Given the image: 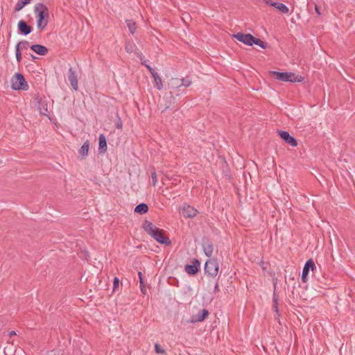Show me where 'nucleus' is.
<instances>
[{
    "mask_svg": "<svg viewBox=\"0 0 355 355\" xmlns=\"http://www.w3.org/2000/svg\"><path fill=\"white\" fill-rule=\"evenodd\" d=\"M67 78L71 87L75 91H77L78 89V76L76 71L73 70L72 68H69L67 73Z\"/></svg>",
    "mask_w": 355,
    "mask_h": 355,
    "instance_id": "nucleus-8",
    "label": "nucleus"
},
{
    "mask_svg": "<svg viewBox=\"0 0 355 355\" xmlns=\"http://www.w3.org/2000/svg\"><path fill=\"white\" fill-rule=\"evenodd\" d=\"M272 76L281 81L287 82L288 80H291V79H288L292 75L291 72H279V71H272L271 72Z\"/></svg>",
    "mask_w": 355,
    "mask_h": 355,
    "instance_id": "nucleus-10",
    "label": "nucleus"
},
{
    "mask_svg": "<svg viewBox=\"0 0 355 355\" xmlns=\"http://www.w3.org/2000/svg\"><path fill=\"white\" fill-rule=\"evenodd\" d=\"M31 1V0H19L15 6V12L21 10L25 6L30 3Z\"/></svg>",
    "mask_w": 355,
    "mask_h": 355,
    "instance_id": "nucleus-20",
    "label": "nucleus"
},
{
    "mask_svg": "<svg viewBox=\"0 0 355 355\" xmlns=\"http://www.w3.org/2000/svg\"><path fill=\"white\" fill-rule=\"evenodd\" d=\"M146 61L144 60V62H141V64L144 65L148 69V70L150 73L151 76H153V74H155L157 72L150 65L147 64L146 63Z\"/></svg>",
    "mask_w": 355,
    "mask_h": 355,
    "instance_id": "nucleus-34",
    "label": "nucleus"
},
{
    "mask_svg": "<svg viewBox=\"0 0 355 355\" xmlns=\"http://www.w3.org/2000/svg\"><path fill=\"white\" fill-rule=\"evenodd\" d=\"M15 335H16V333H15V331H10V332H9V334H8V336H9L10 337H12V336H15Z\"/></svg>",
    "mask_w": 355,
    "mask_h": 355,
    "instance_id": "nucleus-41",
    "label": "nucleus"
},
{
    "mask_svg": "<svg viewBox=\"0 0 355 355\" xmlns=\"http://www.w3.org/2000/svg\"><path fill=\"white\" fill-rule=\"evenodd\" d=\"M151 182H151L152 185L154 187L156 185L157 182V173L155 170L151 172Z\"/></svg>",
    "mask_w": 355,
    "mask_h": 355,
    "instance_id": "nucleus-33",
    "label": "nucleus"
},
{
    "mask_svg": "<svg viewBox=\"0 0 355 355\" xmlns=\"http://www.w3.org/2000/svg\"><path fill=\"white\" fill-rule=\"evenodd\" d=\"M259 265L261 266V268L263 271L268 269V263H265L263 261H261Z\"/></svg>",
    "mask_w": 355,
    "mask_h": 355,
    "instance_id": "nucleus-36",
    "label": "nucleus"
},
{
    "mask_svg": "<svg viewBox=\"0 0 355 355\" xmlns=\"http://www.w3.org/2000/svg\"><path fill=\"white\" fill-rule=\"evenodd\" d=\"M116 126L117 129H120V130L122 129L123 125H122V121H121V119H119V120H118V121L116 123Z\"/></svg>",
    "mask_w": 355,
    "mask_h": 355,
    "instance_id": "nucleus-39",
    "label": "nucleus"
},
{
    "mask_svg": "<svg viewBox=\"0 0 355 355\" xmlns=\"http://www.w3.org/2000/svg\"><path fill=\"white\" fill-rule=\"evenodd\" d=\"M18 28L19 32L24 35H28L32 31V27L23 20L19 21Z\"/></svg>",
    "mask_w": 355,
    "mask_h": 355,
    "instance_id": "nucleus-12",
    "label": "nucleus"
},
{
    "mask_svg": "<svg viewBox=\"0 0 355 355\" xmlns=\"http://www.w3.org/2000/svg\"><path fill=\"white\" fill-rule=\"evenodd\" d=\"M315 12L318 14V15H321V12L320 11V8L317 5L315 6Z\"/></svg>",
    "mask_w": 355,
    "mask_h": 355,
    "instance_id": "nucleus-40",
    "label": "nucleus"
},
{
    "mask_svg": "<svg viewBox=\"0 0 355 355\" xmlns=\"http://www.w3.org/2000/svg\"><path fill=\"white\" fill-rule=\"evenodd\" d=\"M267 5L274 7L275 6L276 2L272 1V0H263Z\"/></svg>",
    "mask_w": 355,
    "mask_h": 355,
    "instance_id": "nucleus-37",
    "label": "nucleus"
},
{
    "mask_svg": "<svg viewBox=\"0 0 355 355\" xmlns=\"http://www.w3.org/2000/svg\"><path fill=\"white\" fill-rule=\"evenodd\" d=\"M11 87L15 90H27L28 85L24 76L21 73H15L11 79Z\"/></svg>",
    "mask_w": 355,
    "mask_h": 355,
    "instance_id": "nucleus-3",
    "label": "nucleus"
},
{
    "mask_svg": "<svg viewBox=\"0 0 355 355\" xmlns=\"http://www.w3.org/2000/svg\"><path fill=\"white\" fill-rule=\"evenodd\" d=\"M253 44L258 45V46H261L262 49H266L267 46V43L264 42L261 39L256 38L254 37V40L252 42V45Z\"/></svg>",
    "mask_w": 355,
    "mask_h": 355,
    "instance_id": "nucleus-27",
    "label": "nucleus"
},
{
    "mask_svg": "<svg viewBox=\"0 0 355 355\" xmlns=\"http://www.w3.org/2000/svg\"><path fill=\"white\" fill-rule=\"evenodd\" d=\"M315 269H316V266H315V264L314 261H313V259H309L306 262V263L303 268L302 275V281L304 283H306L307 282V276L309 275V271L310 270L314 271Z\"/></svg>",
    "mask_w": 355,
    "mask_h": 355,
    "instance_id": "nucleus-6",
    "label": "nucleus"
},
{
    "mask_svg": "<svg viewBox=\"0 0 355 355\" xmlns=\"http://www.w3.org/2000/svg\"><path fill=\"white\" fill-rule=\"evenodd\" d=\"M234 37L236 38L238 41L244 43L245 44L252 46L254 36L250 33L245 34L243 33H238L234 35Z\"/></svg>",
    "mask_w": 355,
    "mask_h": 355,
    "instance_id": "nucleus-7",
    "label": "nucleus"
},
{
    "mask_svg": "<svg viewBox=\"0 0 355 355\" xmlns=\"http://www.w3.org/2000/svg\"><path fill=\"white\" fill-rule=\"evenodd\" d=\"M125 23L127 24V26L132 35H133L137 29V24L133 21L130 19H128L125 21Z\"/></svg>",
    "mask_w": 355,
    "mask_h": 355,
    "instance_id": "nucleus-24",
    "label": "nucleus"
},
{
    "mask_svg": "<svg viewBox=\"0 0 355 355\" xmlns=\"http://www.w3.org/2000/svg\"><path fill=\"white\" fill-rule=\"evenodd\" d=\"M31 56H32V58H33V59H35V57L33 55H31Z\"/></svg>",
    "mask_w": 355,
    "mask_h": 355,
    "instance_id": "nucleus-44",
    "label": "nucleus"
},
{
    "mask_svg": "<svg viewBox=\"0 0 355 355\" xmlns=\"http://www.w3.org/2000/svg\"><path fill=\"white\" fill-rule=\"evenodd\" d=\"M279 135L280 137L287 144H290L293 147L297 146V141L286 131L280 130L279 131Z\"/></svg>",
    "mask_w": 355,
    "mask_h": 355,
    "instance_id": "nucleus-9",
    "label": "nucleus"
},
{
    "mask_svg": "<svg viewBox=\"0 0 355 355\" xmlns=\"http://www.w3.org/2000/svg\"><path fill=\"white\" fill-rule=\"evenodd\" d=\"M98 141H99V146H98L99 153L103 154L107 151V140H106L105 136L103 134L100 135Z\"/></svg>",
    "mask_w": 355,
    "mask_h": 355,
    "instance_id": "nucleus-15",
    "label": "nucleus"
},
{
    "mask_svg": "<svg viewBox=\"0 0 355 355\" xmlns=\"http://www.w3.org/2000/svg\"><path fill=\"white\" fill-rule=\"evenodd\" d=\"M273 286H274V292H273V296H272V301H273L272 308H273L275 312L279 316V308H278L279 295L276 293V288H277V282L276 281L273 283Z\"/></svg>",
    "mask_w": 355,
    "mask_h": 355,
    "instance_id": "nucleus-14",
    "label": "nucleus"
},
{
    "mask_svg": "<svg viewBox=\"0 0 355 355\" xmlns=\"http://www.w3.org/2000/svg\"><path fill=\"white\" fill-rule=\"evenodd\" d=\"M152 77L154 78V86L158 90H161L163 88V83L162 78L159 77L157 73L153 74Z\"/></svg>",
    "mask_w": 355,
    "mask_h": 355,
    "instance_id": "nucleus-19",
    "label": "nucleus"
},
{
    "mask_svg": "<svg viewBox=\"0 0 355 355\" xmlns=\"http://www.w3.org/2000/svg\"><path fill=\"white\" fill-rule=\"evenodd\" d=\"M198 213V210L190 205L184 206L182 209V214L185 218H193Z\"/></svg>",
    "mask_w": 355,
    "mask_h": 355,
    "instance_id": "nucleus-11",
    "label": "nucleus"
},
{
    "mask_svg": "<svg viewBox=\"0 0 355 355\" xmlns=\"http://www.w3.org/2000/svg\"><path fill=\"white\" fill-rule=\"evenodd\" d=\"M136 46L132 42H126L125 44V50L127 53H131L135 51Z\"/></svg>",
    "mask_w": 355,
    "mask_h": 355,
    "instance_id": "nucleus-25",
    "label": "nucleus"
},
{
    "mask_svg": "<svg viewBox=\"0 0 355 355\" xmlns=\"http://www.w3.org/2000/svg\"><path fill=\"white\" fill-rule=\"evenodd\" d=\"M191 263H192V264H191V265L187 264L184 266V270L188 275L193 276L199 272L200 267V262L198 259H193L192 260Z\"/></svg>",
    "mask_w": 355,
    "mask_h": 355,
    "instance_id": "nucleus-5",
    "label": "nucleus"
},
{
    "mask_svg": "<svg viewBox=\"0 0 355 355\" xmlns=\"http://www.w3.org/2000/svg\"><path fill=\"white\" fill-rule=\"evenodd\" d=\"M219 291H220L219 284H218V282H216L215 284V286H214V293L216 294V293H218Z\"/></svg>",
    "mask_w": 355,
    "mask_h": 355,
    "instance_id": "nucleus-38",
    "label": "nucleus"
},
{
    "mask_svg": "<svg viewBox=\"0 0 355 355\" xmlns=\"http://www.w3.org/2000/svg\"><path fill=\"white\" fill-rule=\"evenodd\" d=\"M139 286H140V290H141V292L142 293V294L146 295V286H145L143 278H141V281H139Z\"/></svg>",
    "mask_w": 355,
    "mask_h": 355,
    "instance_id": "nucleus-32",
    "label": "nucleus"
},
{
    "mask_svg": "<svg viewBox=\"0 0 355 355\" xmlns=\"http://www.w3.org/2000/svg\"><path fill=\"white\" fill-rule=\"evenodd\" d=\"M142 227L148 234L152 236L157 242L159 243L160 244H163L166 246L171 245V241L166 234L165 231L156 227L150 221L147 220H144L142 225Z\"/></svg>",
    "mask_w": 355,
    "mask_h": 355,
    "instance_id": "nucleus-1",
    "label": "nucleus"
},
{
    "mask_svg": "<svg viewBox=\"0 0 355 355\" xmlns=\"http://www.w3.org/2000/svg\"><path fill=\"white\" fill-rule=\"evenodd\" d=\"M203 250L206 256L210 257L214 251L213 244L210 241H207L204 243L203 244Z\"/></svg>",
    "mask_w": 355,
    "mask_h": 355,
    "instance_id": "nucleus-17",
    "label": "nucleus"
},
{
    "mask_svg": "<svg viewBox=\"0 0 355 355\" xmlns=\"http://www.w3.org/2000/svg\"><path fill=\"white\" fill-rule=\"evenodd\" d=\"M29 46V42L27 41H21L19 42L16 48H18L19 50H23V49H27Z\"/></svg>",
    "mask_w": 355,
    "mask_h": 355,
    "instance_id": "nucleus-28",
    "label": "nucleus"
},
{
    "mask_svg": "<svg viewBox=\"0 0 355 355\" xmlns=\"http://www.w3.org/2000/svg\"><path fill=\"white\" fill-rule=\"evenodd\" d=\"M148 206L146 203H140L135 208V212L139 214H144L148 211Z\"/></svg>",
    "mask_w": 355,
    "mask_h": 355,
    "instance_id": "nucleus-16",
    "label": "nucleus"
},
{
    "mask_svg": "<svg viewBox=\"0 0 355 355\" xmlns=\"http://www.w3.org/2000/svg\"><path fill=\"white\" fill-rule=\"evenodd\" d=\"M35 12L37 18V26L39 29L45 28L49 22V9L44 3H40L35 6Z\"/></svg>",
    "mask_w": 355,
    "mask_h": 355,
    "instance_id": "nucleus-2",
    "label": "nucleus"
},
{
    "mask_svg": "<svg viewBox=\"0 0 355 355\" xmlns=\"http://www.w3.org/2000/svg\"><path fill=\"white\" fill-rule=\"evenodd\" d=\"M90 143L88 140L84 142L83 145L80 147L79 150V153L83 156H86L88 155Z\"/></svg>",
    "mask_w": 355,
    "mask_h": 355,
    "instance_id": "nucleus-21",
    "label": "nucleus"
},
{
    "mask_svg": "<svg viewBox=\"0 0 355 355\" xmlns=\"http://www.w3.org/2000/svg\"><path fill=\"white\" fill-rule=\"evenodd\" d=\"M40 113L42 114L46 115V114L44 112H43L41 108H40Z\"/></svg>",
    "mask_w": 355,
    "mask_h": 355,
    "instance_id": "nucleus-43",
    "label": "nucleus"
},
{
    "mask_svg": "<svg viewBox=\"0 0 355 355\" xmlns=\"http://www.w3.org/2000/svg\"><path fill=\"white\" fill-rule=\"evenodd\" d=\"M219 266L217 261L214 259H209L205 265V272L206 274L216 277L218 275Z\"/></svg>",
    "mask_w": 355,
    "mask_h": 355,
    "instance_id": "nucleus-4",
    "label": "nucleus"
},
{
    "mask_svg": "<svg viewBox=\"0 0 355 355\" xmlns=\"http://www.w3.org/2000/svg\"><path fill=\"white\" fill-rule=\"evenodd\" d=\"M182 83H181L180 79L178 78H172L168 83L169 87L171 89H178L182 86Z\"/></svg>",
    "mask_w": 355,
    "mask_h": 355,
    "instance_id": "nucleus-18",
    "label": "nucleus"
},
{
    "mask_svg": "<svg viewBox=\"0 0 355 355\" xmlns=\"http://www.w3.org/2000/svg\"><path fill=\"white\" fill-rule=\"evenodd\" d=\"M208 315L209 311L207 309H202L197 314L196 321L202 322L205 320Z\"/></svg>",
    "mask_w": 355,
    "mask_h": 355,
    "instance_id": "nucleus-22",
    "label": "nucleus"
},
{
    "mask_svg": "<svg viewBox=\"0 0 355 355\" xmlns=\"http://www.w3.org/2000/svg\"><path fill=\"white\" fill-rule=\"evenodd\" d=\"M180 80H181V83H183L182 86H184L186 87H189L192 83L191 80L189 78V77L182 78V79H180Z\"/></svg>",
    "mask_w": 355,
    "mask_h": 355,
    "instance_id": "nucleus-30",
    "label": "nucleus"
},
{
    "mask_svg": "<svg viewBox=\"0 0 355 355\" xmlns=\"http://www.w3.org/2000/svg\"><path fill=\"white\" fill-rule=\"evenodd\" d=\"M155 351L157 354H166V352L158 343L155 344Z\"/></svg>",
    "mask_w": 355,
    "mask_h": 355,
    "instance_id": "nucleus-29",
    "label": "nucleus"
},
{
    "mask_svg": "<svg viewBox=\"0 0 355 355\" xmlns=\"http://www.w3.org/2000/svg\"><path fill=\"white\" fill-rule=\"evenodd\" d=\"M138 276L139 277V281H141V278H143L142 272L140 271L138 272Z\"/></svg>",
    "mask_w": 355,
    "mask_h": 355,
    "instance_id": "nucleus-42",
    "label": "nucleus"
},
{
    "mask_svg": "<svg viewBox=\"0 0 355 355\" xmlns=\"http://www.w3.org/2000/svg\"><path fill=\"white\" fill-rule=\"evenodd\" d=\"M120 280L118 277H114L113 281V293H115L119 286Z\"/></svg>",
    "mask_w": 355,
    "mask_h": 355,
    "instance_id": "nucleus-31",
    "label": "nucleus"
},
{
    "mask_svg": "<svg viewBox=\"0 0 355 355\" xmlns=\"http://www.w3.org/2000/svg\"><path fill=\"white\" fill-rule=\"evenodd\" d=\"M16 58L18 62V63H20L21 62V51L18 49V48H16Z\"/></svg>",
    "mask_w": 355,
    "mask_h": 355,
    "instance_id": "nucleus-35",
    "label": "nucleus"
},
{
    "mask_svg": "<svg viewBox=\"0 0 355 355\" xmlns=\"http://www.w3.org/2000/svg\"><path fill=\"white\" fill-rule=\"evenodd\" d=\"M292 75L288 79L291 80H288V82L291 83H301L304 80V78L301 76H296L294 73H292Z\"/></svg>",
    "mask_w": 355,
    "mask_h": 355,
    "instance_id": "nucleus-26",
    "label": "nucleus"
},
{
    "mask_svg": "<svg viewBox=\"0 0 355 355\" xmlns=\"http://www.w3.org/2000/svg\"><path fill=\"white\" fill-rule=\"evenodd\" d=\"M279 12L284 14H287L289 12L288 8L284 3L276 2L275 6H274Z\"/></svg>",
    "mask_w": 355,
    "mask_h": 355,
    "instance_id": "nucleus-23",
    "label": "nucleus"
},
{
    "mask_svg": "<svg viewBox=\"0 0 355 355\" xmlns=\"http://www.w3.org/2000/svg\"><path fill=\"white\" fill-rule=\"evenodd\" d=\"M31 49L40 55H45L48 53V49L40 44H33L31 46Z\"/></svg>",
    "mask_w": 355,
    "mask_h": 355,
    "instance_id": "nucleus-13",
    "label": "nucleus"
}]
</instances>
